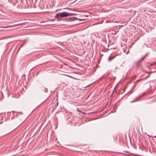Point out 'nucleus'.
Wrapping results in <instances>:
<instances>
[{
    "mask_svg": "<svg viewBox=\"0 0 156 156\" xmlns=\"http://www.w3.org/2000/svg\"><path fill=\"white\" fill-rule=\"evenodd\" d=\"M61 16V18H63L65 17H67L68 16H74V13H69L66 12H63L59 13Z\"/></svg>",
    "mask_w": 156,
    "mask_h": 156,
    "instance_id": "1",
    "label": "nucleus"
},
{
    "mask_svg": "<svg viewBox=\"0 0 156 156\" xmlns=\"http://www.w3.org/2000/svg\"><path fill=\"white\" fill-rule=\"evenodd\" d=\"M143 60H142V58L140 60L135 62H134V65L136 66H137L139 65L141 63Z\"/></svg>",
    "mask_w": 156,
    "mask_h": 156,
    "instance_id": "2",
    "label": "nucleus"
},
{
    "mask_svg": "<svg viewBox=\"0 0 156 156\" xmlns=\"http://www.w3.org/2000/svg\"><path fill=\"white\" fill-rule=\"evenodd\" d=\"M59 13H58L55 16V18L56 19L59 20L61 18V16Z\"/></svg>",
    "mask_w": 156,
    "mask_h": 156,
    "instance_id": "3",
    "label": "nucleus"
},
{
    "mask_svg": "<svg viewBox=\"0 0 156 156\" xmlns=\"http://www.w3.org/2000/svg\"><path fill=\"white\" fill-rule=\"evenodd\" d=\"M148 55V53L146 54L143 57L141 58L142 60H144Z\"/></svg>",
    "mask_w": 156,
    "mask_h": 156,
    "instance_id": "4",
    "label": "nucleus"
},
{
    "mask_svg": "<svg viewBox=\"0 0 156 156\" xmlns=\"http://www.w3.org/2000/svg\"><path fill=\"white\" fill-rule=\"evenodd\" d=\"M114 58L113 57H111L110 56L109 57V58H108V60L109 61H110L111 60L113 59Z\"/></svg>",
    "mask_w": 156,
    "mask_h": 156,
    "instance_id": "5",
    "label": "nucleus"
},
{
    "mask_svg": "<svg viewBox=\"0 0 156 156\" xmlns=\"http://www.w3.org/2000/svg\"><path fill=\"white\" fill-rule=\"evenodd\" d=\"M11 27V26H9L6 27H4V28H9Z\"/></svg>",
    "mask_w": 156,
    "mask_h": 156,
    "instance_id": "6",
    "label": "nucleus"
},
{
    "mask_svg": "<svg viewBox=\"0 0 156 156\" xmlns=\"http://www.w3.org/2000/svg\"><path fill=\"white\" fill-rule=\"evenodd\" d=\"M136 99V100L135 101H131V103H133L135 101H137V99Z\"/></svg>",
    "mask_w": 156,
    "mask_h": 156,
    "instance_id": "7",
    "label": "nucleus"
},
{
    "mask_svg": "<svg viewBox=\"0 0 156 156\" xmlns=\"http://www.w3.org/2000/svg\"><path fill=\"white\" fill-rule=\"evenodd\" d=\"M152 43V41H151V42H150L149 43V44H151Z\"/></svg>",
    "mask_w": 156,
    "mask_h": 156,
    "instance_id": "8",
    "label": "nucleus"
},
{
    "mask_svg": "<svg viewBox=\"0 0 156 156\" xmlns=\"http://www.w3.org/2000/svg\"><path fill=\"white\" fill-rule=\"evenodd\" d=\"M150 87H151V85L150 84Z\"/></svg>",
    "mask_w": 156,
    "mask_h": 156,
    "instance_id": "9",
    "label": "nucleus"
},
{
    "mask_svg": "<svg viewBox=\"0 0 156 156\" xmlns=\"http://www.w3.org/2000/svg\"><path fill=\"white\" fill-rule=\"evenodd\" d=\"M145 71V72H146V73H147V71Z\"/></svg>",
    "mask_w": 156,
    "mask_h": 156,
    "instance_id": "10",
    "label": "nucleus"
},
{
    "mask_svg": "<svg viewBox=\"0 0 156 156\" xmlns=\"http://www.w3.org/2000/svg\"><path fill=\"white\" fill-rule=\"evenodd\" d=\"M10 30V29H8V30Z\"/></svg>",
    "mask_w": 156,
    "mask_h": 156,
    "instance_id": "11",
    "label": "nucleus"
},
{
    "mask_svg": "<svg viewBox=\"0 0 156 156\" xmlns=\"http://www.w3.org/2000/svg\"><path fill=\"white\" fill-rule=\"evenodd\" d=\"M86 17H87V16H87V15H86Z\"/></svg>",
    "mask_w": 156,
    "mask_h": 156,
    "instance_id": "12",
    "label": "nucleus"
},
{
    "mask_svg": "<svg viewBox=\"0 0 156 156\" xmlns=\"http://www.w3.org/2000/svg\"><path fill=\"white\" fill-rule=\"evenodd\" d=\"M151 66H152V64H151Z\"/></svg>",
    "mask_w": 156,
    "mask_h": 156,
    "instance_id": "13",
    "label": "nucleus"
},
{
    "mask_svg": "<svg viewBox=\"0 0 156 156\" xmlns=\"http://www.w3.org/2000/svg\"><path fill=\"white\" fill-rule=\"evenodd\" d=\"M77 110H78V111H79V110H78V109H77Z\"/></svg>",
    "mask_w": 156,
    "mask_h": 156,
    "instance_id": "14",
    "label": "nucleus"
},
{
    "mask_svg": "<svg viewBox=\"0 0 156 156\" xmlns=\"http://www.w3.org/2000/svg\"><path fill=\"white\" fill-rule=\"evenodd\" d=\"M77 110H78V111H79V110H78V109H77Z\"/></svg>",
    "mask_w": 156,
    "mask_h": 156,
    "instance_id": "15",
    "label": "nucleus"
},
{
    "mask_svg": "<svg viewBox=\"0 0 156 156\" xmlns=\"http://www.w3.org/2000/svg\"><path fill=\"white\" fill-rule=\"evenodd\" d=\"M77 110H78V111H79V110H78V109H77Z\"/></svg>",
    "mask_w": 156,
    "mask_h": 156,
    "instance_id": "16",
    "label": "nucleus"
},
{
    "mask_svg": "<svg viewBox=\"0 0 156 156\" xmlns=\"http://www.w3.org/2000/svg\"><path fill=\"white\" fill-rule=\"evenodd\" d=\"M149 39L148 38V40L149 41Z\"/></svg>",
    "mask_w": 156,
    "mask_h": 156,
    "instance_id": "17",
    "label": "nucleus"
},
{
    "mask_svg": "<svg viewBox=\"0 0 156 156\" xmlns=\"http://www.w3.org/2000/svg\"><path fill=\"white\" fill-rule=\"evenodd\" d=\"M145 94V93H144L143 94Z\"/></svg>",
    "mask_w": 156,
    "mask_h": 156,
    "instance_id": "18",
    "label": "nucleus"
}]
</instances>
